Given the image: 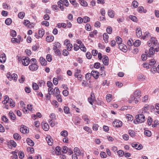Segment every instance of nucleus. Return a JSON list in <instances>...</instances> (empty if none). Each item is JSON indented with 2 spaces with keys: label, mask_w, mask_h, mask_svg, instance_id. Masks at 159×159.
<instances>
[{
  "label": "nucleus",
  "mask_w": 159,
  "mask_h": 159,
  "mask_svg": "<svg viewBox=\"0 0 159 159\" xmlns=\"http://www.w3.org/2000/svg\"><path fill=\"white\" fill-rule=\"evenodd\" d=\"M13 138L15 140L20 139H21V137L19 134L17 133H15L13 134Z\"/></svg>",
  "instance_id": "nucleus-27"
},
{
  "label": "nucleus",
  "mask_w": 159,
  "mask_h": 159,
  "mask_svg": "<svg viewBox=\"0 0 159 159\" xmlns=\"http://www.w3.org/2000/svg\"><path fill=\"white\" fill-rule=\"evenodd\" d=\"M90 18L87 16H85L83 18V22L84 23H86L89 21Z\"/></svg>",
  "instance_id": "nucleus-43"
},
{
  "label": "nucleus",
  "mask_w": 159,
  "mask_h": 159,
  "mask_svg": "<svg viewBox=\"0 0 159 159\" xmlns=\"http://www.w3.org/2000/svg\"><path fill=\"white\" fill-rule=\"evenodd\" d=\"M60 47V44L59 43L57 42L55 43L53 48V50L54 51H55L57 48H59Z\"/></svg>",
  "instance_id": "nucleus-26"
},
{
  "label": "nucleus",
  "mask_w": 159,
  "mask_h": 159,
  "mask_svg": "<svg viewBox=\"0 0 159 159\" xmlns=\"http://www.w3.org/2000/svg\"><path fill=\"white\" fill-rule=\"evenodd\" d=\"M136 33L137 36L140 37L142 35V31L139 27H137L136 29Z\"/></svg>",
  "instance_id": "nucleus-11"
},
{
  "label": "nucleus",
  "mask_w": 159,
  "mask_h": 159,
  "mask_svg": "<svg viewBox=\"0 0 159 159\" xmlns=\"http://www.w3.org/2000/svg\"><path fill=\"white\" fill-rule=\"evenodd\" d=\"M138 79L139 81H144L145 80L146 77L142 74H139L138 75Z\"/></svg>",
  "instance_id": "nucleus-14"
},
{
  "label": "nucleus",
  "mask_w": 159,
  "mask_h": 159,
  "mask_svg": "<svg viewBox=\"0 0 159 159\" xmlns=\"http://www.w3.org/2000/svg\"><path fill=\"white\" fill-rule=\"evenodd\" d=\"M144 134L145 135L148 137H150L151 135V132L148 130L145 131L144 132Z\"/></svg>",
  "instance_id": "nucleus-46"
},
{
  "label": "nucleus",
  "mask_w": 159,
  "mask_h": 159,
  "mask_svg": "<svg viewBox=\"0 0 159 159\" xmlns=\"http://www.w3.org/2000/svg\"><path fill=\"white\" fill-rule=\"evenodd\" d=\"M103 39L106 43H107L108 42V39L109 38L107 34L105 33L103 34Z\"/></svg>",
  "instance_id": "nucleus-19"
},
{
  "label": "nucleus",
  "mask_w": 159,
  "mask_h": 159,
  "mask_svg": "<svg viewBox=\"0 0 159 159\" xmlns=\"http://www.w3.org/2000/svg\"><path fill=\"white\" fill-rule=\"evenodd\" d=\"M135 118L136 121L138 123H142L145 121V116L143 114L136 115Z\"/></svg>",
  "instance_id": "nucleus-1"
},
{
  "label": "nucleus",
  "mask_w": 159,
  "mask_h": 159,
  "mask_svg": "<svg viewBox=\"0 0 159 159\" xmlns=\"http://www.w3.org/2000/svg\"><path fill=\"white\" fill-rule=\"evenodd\" d=\"M153 49L154 48L153 47H151L149 49V53L152 55H153L155 52V50H154Z\"/></svg>",
  "instance_id": "nucleus-58"
},
{
  "label": "nucleus",
  "mask_w": 159,
  "mask_h": 159,
  "mask_svg": "<svg viewBox=\"0 0 159 159\" xmlns=\"http://www.w3.org/2000/svg\"><path fill=\"white\" fill-rule=\"evenodd\" d=\"M80 3L82 6L84 7L87 6L88 5L86 2L83 0L81 2H80Z\"/></svg>",
  "instance_id": "nucleus-62"
},
{
  "label": "nucleus",
  "mask_w": 159,
  "mask_h": 159,
  "mask_svg": "<svg viewBox=\"0 0 159 159\" xmlns=\"http://www.w3.org/2000/svg\"><path fill=\"white\" fill-rule=\"evenodd\" d=\"M20 132L23 134H27L29 132L28 128L24 125H22L20 129Z\"/></svg>",
  "instance_id": "nucleus-5"
},
{
  "label": "nucleus",
  "mask_w": 159,
  "mask_h": 159,
  "mask_svg": "<svg viewBox=\"0 0 159 159\" xmlns=\"http://www.w3.org/2000/svg\"><path fill=\"white\" fill-rule=\"evenodd\" d=\"M11 41L13 43H20V40L16 38H13L11 39Z\"/></svg>",
  "instance_id": "nucleus-41"
},
{
  "label": "nucleus",
  "mask_w": 159,
  "mask_h": 159,
  "mask_svg": "<svg viewBox=\"0 0 159 159\" xmlns=\"http://www.w3.org/2000/svg\"><path fill=\"white\" fill-rule=\"evenodd\" d=\"M48 91L49 92V95H51V94H53L54 93V89L53 88H52V87L48 88Z\"/></svg>",
  "instance_id": "nucleus-42"
},
{
  "label": "nucleus",
  "mask_w": 159,
  "mask_h": 159,
  "mask_svg": "<svg viewBox=\"0 0 159 159\" xmlns=\"http://www.w3.org/2000/svg\"><path fill=\"white\" fill-rule=\"evenodd\" d=\"M102 61L103 64L105 65H108L109 59L108 57L107 56H104V57L102 59Z\"/></svg>",
  "instance_id": "nucleus-12"
},
{
  "label": "nucleus",
  "mask_w": 159,
  "mask_h": 159,
  "mask_svg": "<svg viewBox=\"0 0 159 159\" xmlns=\"http://www.w3.org/2000/svg\"><path fill=\"white\" fill-rule=\"evenodd\" d=\"M108 16L111 18H113L115 16L114 11L111 9H109L108 11Z\"/></svg>",
  "instance_id": "nucleus-13"
},
{
  "label": "nucleus",
  "mask_w": 159,
  "mask_h": 159,
  "mask_svg": "<svg viewBox=\"0 0 159 159\" xmlns=\"http://www.w3.org/2000/svg\"><path fill=\"white\" fill-rule=\"evenodd\" d=\"M70 2L74 7H76L78 6V4L75 2V0H69Z\"/></svg>",
  "instance_id": "nucleus-51"
},
{
  "label": "nucleus",
  "mask_w": 159,
  "mask_h": 159,
  "mask_svg": "<svg viewBox=\"0 0 159 159\" xmlns=\"http://www.w3.org/2000/svg\"><path fill=\"white\" fill-rule=\"evenodd\" d=\"M134 45L136 47H138L141 44V41L140 40H136L133 43Z\"/></svg>",
  "instance_id": "nucleus-21"
},
{
  "label": "nucleus",
  "mask_w": 159,
  "mask_h": 159,
  "mask_svg": "<svg viewBox=\"0 0 159 159\" xmlns=\"http://www.w3.org/2000/svg\"><path fill=\"white\" fill-rule=\"evenodd\" d=\"M44 34V31L43 29L39 30V37L41 38L43 37Z\"/></svg>",
  "instance_id": "nucleus-22"
},
{
  "label": "nucleus",
  "mask_w": 159,
  "mask_h": 159,
  "mask_svg": "<svg viewBox=\"0 0 159 159\" xmlns=\"http://www.w3.org/2000/svg\"><path fill=\"white\" fill-rule=\"evenodd\" d=\"M106 31L108 34H111L112 31V28L110 26L107 27L106 29Z\"/></svg>",
  "instance_id": "nucleus-45"
},
{
  "label": "nucleus",
  "mask_w": 159,
  "mask_h": 159,
  "mask_svg": "<svg viewBox=\"0 0 159 159\" xmlns=\"http://www.w3.org/2000/svg\"><path fill=\"white\" fill-rule=\"evenodd\" d=\"M100 155L102 158H105L107 157V155L105 152H101Z\"/></svg>",
  "instance_id": "nucleus-55"
},
{
  "label": "nucleus",
  "mask_w": 159,
  "mask_h": 159,
  "mask_svg": "<svg viewBox=\"0 0 159 159\" xmlns=\"http://www.w3.org/2000/svg\"><path fill=\"white\" fill-rule=\"evenodd\" d=\"M10 143L14 147H16V143L13 140H11Z\"/></svg>",
  "instance_id": "nucleus-61"
},
{
  "label": "nucleus",
  "mask_w": 159,
  "mask_h": 159,
  "mask_svg": "<svg viewBox=\"0 0 159 159\" xmlns=\"http://www.w3.org/2000/svg\"><path fill=\"white\" fill-rule=\"evenodd\" d=\"M11 36L13 37H15L16 36V33L14 30H12L11 33Z\"/></svg>",
  "instance_id": "nucleus-63"
},
{
  "label": "nucleus",
  "mask_w": 159,
  "mask_h": 159,
  "mask_svg": "<svg viewBox=\"0 0 159 159\" xmlns=\"http://www.w3.org/2000/svg\"><path fill=\"white\" fill-rule=\"evenodd\" d=\"M61 134L62 136L66 137L68 135V132L66 130H64L61 133Z\"/></svg>",
  "instance_id": "nucleus-44"
},
{
  "label": "nucleus",
  "mask_w": 159,
  "mask_h": 159,
  "mask_svg": "<svg viewBox=\"0 0 159 159\" xmlns=\"http://www.w3.org/2000/svg\"><path fill=\"white\" fill-rule=\"evenodd\" d=\"M156 63L154 59H152L148 61L149 65L151 66L154 65Z\"/></svg>",
  "instance_id": "nucleus-40"
},
{
  "label": "nucleus",
  "mask_w": 159,
  "mask_h": 159,
  "mask_svg": "<svg viewBox=\"0 0 159 159\" xmlns=\"http://www.w3.org/2000/svg\"><path fill=\"white\" fill-rule=\"evenodd\" d=\"M68 148L66 146H64L62 148V152L64 153H66L68 152Z\"/></svg>",
  "instance_id": "nucleus-50"
},
{
  "label": "nucleus",
  "mask_w": 159,
  "mask_h": 159,
  "mask_svg": "<svg viewBox=\"0 0 159 159\" xmlns=\"http://www.w3.org/2000/svg\"><path fill=\"white\" fill-rule=\"evenodd\" d=\"M152 121V118L151 117H148V124L149 125H151Z\"/></svg>",
  "instance_id": "nucleus-56"
},
{
  "label": "nucleus",
  "mask_w": 159,
  "mask_h": 159,
  "mask_svg": "<svg viewBox=\"0 0 159 159\" xmlns=\"http://www.w3.org/2000/svg\"><path fill=\"white\" fill-rule=\"evenodd\" d=\"M37 63H32L29 66V69L32 71H35L37 70L39 67L38 66Z\"/></svg>",
  "instance_id": "nucleus-4"
},
{
  "label": "nucleus",
  "mask_w": 159,
  "mask_h": 159,
  "mask_svg": "<svg viewBox=\"0 0 159 159\" xmlns=\"http://www.w3.org/2000/svg\"><path fill=\"white\" fill-rule=\"evenodd\" d=\"M151 37L150 33L148 31L145 32L144 35L143 36V39H147V38H148Z\"/></svg>",
  "instance_id": "nucleus-17"
},
{
  "label": "nucleus",
  "mask_w": 159,
  "mask_h": 159,
  "mask_svg": "<svg viewBox=\"0 0 159 159\" xmlns=\"http://www.w3.org/2000/svg\"><path fill=\"white\" fill-rule=\"evenodd\" d=\"M138 2L137 1H134L132 2V5L134 7L136 8L138 7Z\"/></svg>",
  "instance_id": "nucleus-48"
},
{
  "label": "nucleus",
  "mask_w": 159,
  "mask_h": 159,
  "mask_svg": "<svg viewBox=\"0 0 159 159\" xmlns=\"http://www.w3.org/2000/svg\"><path fill=\"white\" fill-rule=\"evenodd\" d=\"M21 61L23 65L27 66L30 63V58L28 57H23L21 58Z\"/></svg>",
  "instance_id": "nucleus-2"
},
{
  "label": "nucleus",
  "mask_w": 159,
  "mask_h": 159,
  "mask_svg": "<svg viewBox=\"0 0 159 159\" xmlns=\"http://www.w3.org/2000/svg\"><path fill=\"white\" fill-rule=\"evenodd\" d=\"M39 61L41 64L43 66H45L47 64V61L45 59L42 57L40 58Z\"/></svg>",
  "instance_id": "nucleus-16"
},
{
  "label": "nucleus",
  "mask_w": 159,
  "mask_h": 159,
  "mask_svg": "<svg viewBox=\"0 0 159 159\" xmlns=\"http://www.w3.org/2000/svg\"><path fill=\"white\" fill-rule=\"evenodd\" d=\"M113 125L115 127H120L122 125V122L119 120H116L113 122Z\"/></svg>",
  "instance_id": "nucleus-3"
},
{
  "label": "nucleus",
  "mask_w": 159,
  "mask_h": 159,
  "mask_svg": "<svg viewBox=\"0 0 159 159\" xmlns=\"http://www.w3.org/2000/svg\"><path fill=\"white\" fill-rule=\"evenodd\" d=\"M8 103L10 104V106L12 107H15V104L11 99L10 98L9 100Z\"/></svg>",
  "instance_id": "nucleus-30"
},
{
  "label": "nucleus",
  "mask_w": 159,
  "mask_h": 159,
  "mask_svg": "<svg viewBox=\"0 0 159 159\" xmlns=\"http://www.w3.org/2000/svg\"><path fill=\"white\" fill-rule=\"evenodd\" d=\"M74 151L75 152V154L79 156L80 155V152L78 148L77 147H75L74 148Z\"/></svg>",
  "instance_id": "nucleus-24"
},
{
  "label": "nucleus",
  "mask_w": 159,
  "mask_h": 159,
  "mask_svg": "<svg viewBox=\"0 0 159 159\" xmlns=\"http://www.w3.org/2000/svg\"><path fill=\"white\" fill-rule=\"evenodd\" d=\"M91 75L93 76L95 79H97L99 77V73L98 72L92 70L91 72Z\"/></svg>",
  "instance_id": "nucleus-9"
},
{
  "label": "nucleus",
  "mask_w": 159,
  "mask_h": 159,
  "mask_svg": "<svg viewBox=\"0 0 159 159\" xmlns=\"http://www.w3.org/2000/svg\"><path fill=\"white\" fill-rule=\"evenodd\" d=\"M100 66V64L99 62H96L94 64V67L95 68H98Z\"/></svg>",
  "instance_id": "nucleus-64"
},
{
  "label": "nucleus",
  "mask_w": 159,
  "mask_h": 159,
  "mask_svg": "<svg viewBox=\"0 0 159 159\" xmlns=\"http://www.w3.org/2000/svg\"><path fill=\"white\" fill-rule=\"evenodd\" d=\"M46 140L49 145H52V144L53 140L50 136L46 137Z\"/></svg>",
  "instance_id": "nucleus-15"
},
{
  "label": "nucleus",
  "mask_w": 159,
  "mask_h": 159,
  "mask_svg": "<svg viewBox=\"0 0 159 159\" xmlns=\"http://www.w3.org/2000/svg\"><path fill=\"white\" fill-rule=\"evenodd\" d=\"M27 143L30 146H33L34 145V142L29 138H27L26 140Z\"/></svg>",
  "instance_id": "nucleus-25"
},
{
  "label": "nucleus",
  "mask_w": 159,
  "mask_h": 159,
  "mask_svg": "<svg viewBox=\"0 0 159 159\" xmlns=\"http://www.w3.org/2000/svg\"><path fill=\"white\" fill-rule=\"evenodd\" d=\"M17 79V75L15 73L11 75V77L10 79V80H11L13 79H14L15 80H16Z\"/></svg>",
  "instance_id": "nucleus-28"
},
{
  "label": "nucleus",
  "mask_w": 159,
  "mask_h": 159,
  "mask_svg": "<svg viewBox=\"0 0 159 159\" xmlns=\"http://www.w3.org/2000/svg\"><path fill=\"white\" fill-rule=\"evenodd\" d=\"M42 125L43 128L45 131H48L49 129V125L48 123L43 122Z\"/></svg>",
  "instance_id": "nucleus-10"
},
{
  "label": "nucleus",
  "mask_w": 159,
  "mask_h": 159,
  "mask_svg": "<svg viewBox=\"0 0 159 159\" xmlns=\"http://www.w3.org/2000/svg\"><path fill=\"white\" fill-rule=\"evenodd\" d=\"M32 87L33 89L34 90H37L39 88L38 86L35 83H33Z\"/></svg>",
  "instance_id": "nucleus-49"
},
{
  "label": "nucleus",
  "mask_w": 159,
  "mask_h": 159,
  "mask_svg": "<svg viewBox=\"0 0 159 159\" xmlns=\"http://www.w3.org/2000/svg\"><path fill=\"white\" fill-rule=\"evenodd\" d=\"M69 52L66 49H64L63 51L62 54L65 56H67L69 54Z\"/></svg>",
  "instance_id": "nucleus-60"
},
{
  "label": "nucleus",
  "mask_w": 159,
  "mask_h": 159,
  "mask_svg": "<svg viewBox=\"0 0 159 159\" xmlns=\"http://www.w3.org/2000/svg\"><path fill=\"white\" fill-rule=\"evenodd\" d=\"M25 16V13L24 12H21L18 14V16L20 19H23Z\"/></svg>",
  "instance_id": "nucleus-36"
},
{
  "label": "nucleus",
  "mask_w": 159,
  "mask_h": 159,
  "mask_svg": "<svg viewBox=\"0 0 159 159\" xmlns=\"http://www.w3.org/2000/svg\"><path fill=\"white\" fill-rule=\"evenodd\" d=\"M149 108V107L148 105L147 104L145 105L142 109V113H146L147 112V111L148 110Z\"/></svg>",
  "instance_id": "nucleus-18"
},
{
  "label": "nucleus",
  "mask_w": 159,
  "mask_h": 159,
  "mask_svg": "<svg viewBox=\"0 0 159 159\" xmlns=\"http://www.w3.org/2000/svg\"><path fill=\"white\" fill-rule=\"evenodd\" d=\"M119 48L120 50L124 52H126L127 51L126 46L122 43L119 44Z\"/></svg>",
  "instance_id": "nucleus-6"
},
{
  "label": "nucleus",
  "mask_w": 159,
  "mask_h": 159,
  "mask_svg": "<svg viewBox=\"0 0 159 159\" xmlns=\"http://www.w3.org/2000/svg\"><path fill=\"white\" fill-rule=\"evenodd\" d=\"M18 156L19 157V158L20 159H22L24 158V152L22 151H20L19 152L18 154Z\"/></svg>",
  "instance_id": "nucleus-39"
},
{
  "label": "nucleus",
  "mask_w": 159,
  "mask_h": 159,
  "mask_svg": "<svg viewBox=\"0 0 159 159\" xmlns=\"http://www.w3.org/2000/svg\"><path fill=\"white\" fill-rule=\"evenodd\" d=\"M64 111L66 114H68L70 113L69 108L66 106L64 107Z\"/></svg>",
  "instance_id": "nucleus-33"
},
{
  "label": "nucleus",
  "mask_w": 159,
  "mask_h": 159,
  "mask_svg": "<svg viewBox=\"0 0 159 159\" xmlns=\"http://www.w3.org/2000/svg\"><path fill=\"white\" fill-rule=\"evenodd\" d=\"M150 41L151 42V43H153V46H156L157 43V42H156V41H157V40L155 39V38L154 37H151V40Z\"/></svg>",
  "instance_id": "nucleus-29"
},
{
  "label": "nucleus",
  "mask_w": 159,
  "mask_h": 159,
  "mask_svg": "<svg viewBox=\"0 0 159 159\" xmlns=\"http://www.w3.org/2000/svg\"><path fill=\"white\" fill-rule=\"evenodd\" d=\"M128 132L131 137H133L135 136V133L134 131L130 130Z\"/></svg>",
  "instance_id": "nucleus-47"
},
{
  "label": "nucleus",
  "mask_w": 159,
  "mask_h": 159,
  "mask_svg": "<svg viewBox=\"0 0 159 159\" xmlns=\"http://www.w3.org/2000/svg\"><path fill=\"white\" fill-rule=\"evenodd\" d=\"M117 153L119 156L122 157L124 155V152L123 151L120 150L117 152Z\"/></svg>",
  "instance_id": "nucleus-54"
},
{
  "label": "nucleus",
  "mask_w": 159,
  "mask_h": 159,
  "mask_svg": "<svg viewBox=\"0 0 159 159\" xmlns=\"http://www.w3.org/2000/svg\"><path fill=\"white\" fill-rule=\"evenodd\" d=\"M6 57L4 53L1 54L0 56V62L2 63H4L6 61Z\"/></svg>",
  "instance_id": "nucleus-8"
},
{
  "label": "nucleus",
  "mask_w": 159,
  "mask_h": 159,
  "mask_svg": "<svg viewBox=\"0 0 159 159\" xmlns=\"http://www.w3.org/2000/svg\"><path fill=\"white\" fill-rule=\"evenodd\" d=\"M9 114L11 119L12 120H15L16 119V116L12 112L10 111L9 112Z\"/></svg>",
  "instance_id": "nucleus-23"
},
{
  "label": "nucleus",
  "mask_w": 159,
  "mask_h": 159,
  "mask_svg": "<svg viewBox=\"0 0 159 159\" xmlns=\"http://www.w3.org/2000/svg\"><path fill=\"white\" fill-rule=\"evenodd\" d=\"M54 39V37L53 36H48L46 38V41L49 42L53 41Z\"/></svg>",
  "instance_id": "nucleus-20"
},
{
  "label": "nucleus",
  "mask_w": 159,
  "mask_h": 159,
  "mask_svg": "<svg viewBox=\"0 0 159 159\" xmlns=\"http://www.w3.org/2000/svg\"><path fill=\"white\" fill-rule=\"evenodd\" d=\"M91 76V74L90 73H87L85 75V79L86 80H89L90 79Z\"/></svg>",
  "instance_id": "nucleus-57"
},
{
  "label": "nucleus",
  "mask_w": 159,
  "mask_h": 159,
  "mask_svg": "<svg viewBox=\"0 0 159 159\" xmlns=\"http://www.w3.org/2000/svg\"><path fill=\"white\" fill-rule=\"evenodd\" d=\"M129 17L130 19L134 22H137V18L135 16L130 15Z\"/></svg>",
  "instance_id": "nucleus-32"
},
{
  "label": "nucleus",
  "mask_w": 159,
  "mask_h": 159,
  "mask_svg": "<svg viewBox=\"0 0 159 159\" xmlns=\"http://www.w3.org/2000/svg\"><path fill=\"white\" fill-rule=\"evenodd\" d=\"M66 46L67 47V49L69 51H70L71 50V48L73 47V46L72 44H66Z\"/></svg>",
  "instance_id": "nucleus-53"
},
{
  "label": "nucleus",
  "mask_w": 159,
  "mask_h": 159,
  "mask_svg": "<svg viewBox=\"0 0 159 159\" xmlns=\"http://www.w3.org/2000/svg\"><path fill=\"white\" fill-rule=\"evenodd\" d=\"M12 22V20L10 18H8L5 21L6 24L7 25H9Z\"/></svg>",
  "instance_id": "nucleus-38"
},
{
  "label": "nucleus",
  "mask_w": 159,
  "mask_h": 159,
  "mask_svg": "<svg viewBox=\"0 0 159 159\" xmlns=\"http://www.w3.org/2000/svg\"><path fill=\"white\" fill-rule=\"evenodd\" d=\"M132 147L133 148H135L136 149L138 150H140L143 148V146L141 144L138 145L137 143H133L131 144Z\"/></svg>",
  "instance_id": "nucleus-7"
},
{
  "label": "nucleus",
  "mask_w": 159,
  "mask_h": 159,
  "mask_svg": "<svg viewBox=\"0 0 159 159\" xmlns=\"http://www.w3.org/2000/svg\"><path fill=\"white\" fill-rule=\"evenodd\" d=\"M141 92L139 90H136L135 91L134 94V96L137 98L139 96H141L140 95Z\"/></svg>",
  "instance_id": "nucleus-31"
},
{
  "label": "nucleus",
  "mask_w": 159,
  "mask_h": 159,
  "mask_svg": "<svg viewBox=\"0 0 159 159\" xmlns=\"http://www.w3.org/2000/svg\"><path fill=\"white\" fill-rule=\"evenodd\" d=\"M47 61L49 62H51L52 60V56L50 54H48L46 56Z\"/></svg>",
  "instance_id": "nucleus-52"
},
{
  "label": "nucleus",
  "mask_w": 159,
  "mask_h": 159,
  "mask_svg": "<svg viewBox=\"0 0 159 159\" xmlns=\"http://www.w3.org/2000/svg\"><path fill=\"white\" fill-rule=\"evenodd\" d=\"M126 117L130 121H132L133 119V116L129 114H126Z\"/></svg>",
  "instance_id": "nucleus-37"
},
{
  "label": "nucleus",
  "mask_w": 159,
  "mask_h": 159,
  "mask_svg": "<svg viewBox=\"0 0 159 159\" xmlns=\"http://www.w3.org/2000/svg\"><path fill=\"white\" fill-rule=\"evenodd\" d=\"M116 41L117 43L119 44L122 43V39L120 37H117L116 38Z\"/></svg>",
  "instance_id": "nucleus-34"
},
{
  "label": "nucleus",
  "mask_w": 159,
  "mask_h": 159,
  "mask_svg": "<svg viewBox=\"0 0 159 159\" xmlns=\"http://www.w3.org/2000/svg\"><path fill=\"white\" fill-rule=\"evenodd\" d=\"M112 95L111 94H107L106 96V100L108 102H110L111 100Z\"/></svg>",
  "instance_id": "nucleus-35"
},
{
  "label": "nucleus",
  "mask_w": 159,
  "mask_h": 159,
  "mask_svg": "<svg viewBox=\"0 0 159 159\" xmlns=\"http://www.w3.org/2000/svg\"><path fill=\"white\" fill-rule=\"evenodd\" d=\"M92 54L93 56H96L98 54V51L96 50H93L92 51Z\"/></svg>",
  "instance_id": "nucleus-59"
}]
</instances>
